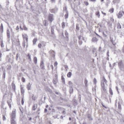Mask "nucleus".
Returning <instances> with one entry per match:
<instances>
[{
	"mask_svg": "<svg viewBox=\"0 0 124 124\" xmlns=\"http://www.w3.org/2000/svg\"><path fill=\"white\" fill-rule=\"evenodd\" d=\"M54 26H53L51 27V33L52 34H54Z\"/></svg>",
	"mask_w": 124,
	"mask_h": 124,
	"instance_id": "nucleus-12",
	"label": "nucleus"
},
{
	"mask_svg": "<svg viewBox=\"0 0 124 124\" xmlns=\"http://www.w3.org/2000/svg\"><path fill=\"white\" fill-rule=\"evenodd\" d=\"M23 98H22L21 99V103L22 105H23L24 103Z\"/></svg>",
	"mask_w": 124,
	"mask_h": 124,
	"instance_id": "nucleus-41",
	"label": "nucleus"
},
{
	"mask_svg": "<svg viewBox=\"0 0 124 124\" xmlns=\"http://www.w3.org/2000/svg\"><path fill=\"white\" fill-rule=\"evenodd\" d=\"M54 16L53 14H50L48 16V20L51 22L54 20Z\"/></svg>",
	"mask_w": 124,
	"mask_h": 124,
	"instance_id": "nucleus-4",
	"label": "nucleus"
},
{
	"mask_svg": "<svg viewBox=\"0 0 124 124\" xmlns=\"http://www.w3.org/2000/svg\"><path fill=\"white\" fill-rule=\"evenodd\" d=\"M37 58L36 57H34L33 59V61L35 64H36L37 62Z\"/></svg>",
	"mask_w": 124,
	"mask_h": 124,
	"instance_id": "nucleus-21",
	"label": "nucleus"
},
{
	"mask_svg": "<svg viewBox=\"0 0 124 124\" xmlns=\"http://www.w3.org/2000/svg\"><path fill=\"white\" fill-rule=\"evenodd\" d=\"M21 80L23 82H24L25 81V79L23 77L22 78Z\"/></svg>",
	"mask_w": 124,
	"mask_h": 124,
	"instance_id": "nucleus-45",
	"label": "nucleus"
},
{
	"mask_svg": "<svg viewBox=\"0 0 124 124\" xmlns=\"http://www.w3.org/2000/svg\"><path fill=\"white\" fill-rule=\"evenodd\" d=\"M79 43L80 45H81L82 43V41L81 40H79Z\"/></svg>",
	"mask_w": 124,
	"mask_h": 124,
	"instance_id": "nucleus-47",
	"label": "nucleus"
},
{
	"mask_svg": "<svg viewBox=\"0 0 124 124\" xmlns=\"http://www.w3.org/2000/svg\"><path fill=\"white\" fill-rule=\"evenodd\" d=\"M24 29L25 30H27L28 29H27V28L26 27H24Z\"/></svg>",
	"mask_w": 124,
	"mask_h": 124,
	"instance_id": "nucleus-63",
	"label": "nucleus"
},
{
	"mask_svg": "<svg viewBox=\"0 0 124 124\" xmlns=\"http://www.w3.org/2000/svg\"><path fill=\"white\" fill-rule=\"evenodd\" d=\"M7 103H8L9 106V107L10 108L11 107V105L9 103V102L8 101L7 102Z\"/></svg>",
	"mask_w": 124,
	"mask_h": 124,
	"instance_id": "nucleus-56",
	"label": "nucleus"
},
{
	"mask_svg": "<svg viewBox=\"0 0 124 124\" xmlns=\"http://www.w3.org/2000/svg\"><path fill=\"white\" fill-rule=\"evenodd\" d=\"M107 55L108 56V57H109V51L108 50L107 51Z\"/></svg>",
	"mask_w": 124,
	"mask_h": 124,
	"instance_id": "nucleus-53",
	"label": "nucleus"
},
{
	"mask_svg": "<svg viewBox=\"0 0 124 124\" xmlns=\"http://www.w3.org/2000/svg\"><path fill=\"white\" fill-rule=\"evenodd\" d=\"M10 31L9 30H8L7 31V34L8 38H10Z\"/></svg>",
	"mask_w": 124,
	"mask_h": 124,
	"instance_id": "nucleus-20",
	"label": "nucleus"
},
{
	"mask_svg": "<svg viewBox=\"0 0 124 124\" xmlns=\"http://www.w3.org/2000/svg\"><path fill=\"white\" fill-rule=\"evenodd\" d=\"M31 55L29 53H28L27 55V57L28 59L30 61V62H29V63H30V62H31L32 61L31 58Z\"/></svg>",
	"mask_w": 124,
	"mask_h": 124,
	"instance_id": "nucleus-8",
	"label": "nucleus"
},
{
	"mask_svg": "<svg viewBox=\"0 0 124 124\" xmlns=\"http://www.w3.org/2000/svg\"><path fill=\"white\" fill-rule=\"evenodd\" d=\"M25 40H26V42H28V36L27 35H25Z\"/></svg>",
	"mask_w": 124,
	"mask_h": 124,
	"instance_id": "nucleus-38",
	"label": "nucleus"
},
{
	"mask_svg": "<svg viewBox=\"0 0 124 124\" xmlns=\"http://www.w3.org/2000/svg\"><path fill=\"white\" fill-rule=\"evenodd\" d=\"M118 108L120 110H121L122 109L121 105L119 102L118 103Z\"/></svg>",
	"mask_w": 124,
	"mask_h": 124,
	"instance_id": "nucleus-29",
	"label": "nucleus"
},
{
	"mask_svg": "<svg viewBox=\"0 0 124 124\" xmlns=\"http://www.w3.org/2000/svg\"><path fill=\"white\" fill-rule=\"evenodd\" d=\"M3 120H5L6 119V118L4 116H3Z\"/></svg>",
	"mask_w": 124,
	"mask_h": 124,
	"instance_id": "nucleus-58",
	"label": "nucleus"
},
{
	"mask_svg": "<svg viewBox=\"0 0 124 124\" xmlns=\"http://www.w3.org/2000/svg\"><path fill=\"white\" fill-rule=\"evenodd\" d=\"M12 86L13 89H14V91H15L16 90V86L15 85L14 83H12Z\"/></svg>",
	"mask_w": 124,
	"mask_h": 124,
	"instance_id": "nucleus-27",
	"label": "nucleus"
},
{
	"mask_svg": "<svg viewBox=\"0 0 124 124\" xmlns=\"http://www.w3.org/2000/svg\"><path fill=\"white\" fill-rule=\"evenodd\" d=\"M51 67L52 69L53 70L54 69V67L53 65H51Z\"/></svg>",
	"mask_w": 124,
	"mask_h": 124,
	"instance_id": "nucleus-62",
	"label": "nucleus"
},
{
	"mask_svg": "<svg viewBox=\"0 0 124 124\" xmlns=\"http://www.w3.org/2000/svg\"><path fill=\"white\" fill-rule=\"evenodd\" d=\"M37 108V105L36 104H34L33 107L32 109L34 110H35Z\"/></svg>",
	"mask_w": 124,
	"mask_h": 124,
	"instance_id": "nucleus-26",
	"label": "nucleus"
},
{
	"mask_svg": "<svg viewBox=\"0 0 124 124\" xmlns=\"http://www.w3.org/2000/svg\"><path fill=\"white\" fill-rule=\"evenodd\" d=\"M37 39L36 38H35L33 40V45H35L37 41Z\"/></svg>",
	"mask_w": 124,
	"mask_h": 124,
	"instance_id": "nucleus-24",
	"label": "nucleus"
},
{
	"mask_svg": "<svg viewBox=\"0 0 124 124\" xmlns=\"http://www.w3.org/2000/svg\"><path fill=\"white\" fill-rule=\"evenodd\" d=\"M21 92L22 95H23V96L24 95V94H23L24 92V90L23 89V87H21Z\"/></svg>",
	"mask_w": 124,
	"mask_h": 124,
	"instance_id": "nucleus-15",
	"label": "nucleus"
},
{
	"mask_svg": "<svg viewBox=\"0 0 124 124\" xmlns=\"http://www.w3.org/2000/svg\"><path fill=\"white\" fill-rule=\"evenodd\" d=\"M93 82L95 84H96V80L95 78H94L93 79Z\"/></svg>",
	"mask_w": 124,
	"mask_h": 124,
	"instance_id": "nucleus-46",
	"label": "nucleus"
},
{
	"mask_svg": "<svg viewBox=\"0 0 124 124\" xmlns=\"http://www.w3.org/2000/svg\"><path fill=\"white\" fill-rule=\"evenodd\" d=\"M72 75V74L71 72H69L67 74V76L68 77L70 78V77Z\"/></svg>",
	"mask_w": 124,
	"mask_h": 124,
	"instance_id": "nucleus-30",
	"label": "nucleus"
},
{
	"mask_svg": "<svg viewBox=\"0 0 124 124\" xmlns=\"http://www.w3.org/2000/svg\"><path fill=\"white\" fill-rule=\"evenodd\" d=\"M0 32L1 33L3 32V26L2 23H1L0 27Z\"/></svg>",
	"mask_w": 124,
	"mask_h": 124,
	"instance_id": "nucleus-13",
	"label": "nucleus"
},
{
	"mask_svg": "<svg viewBox=\"0 0 124 124\" xmlns=\"http://www.w3.org/2000/svg\"><path fill=\"white\" fill-rule=\"evenodd\" d=\"M92 40L93 42H97L98 41V39L96 37H93L92 38Z\"/></svg>",
	"mask_w": 124,
	"mask_h": 124,
	"instance_id": "nucleus-19",
	"label": "nucleus"
},
{
	"mask_svg": "<svg viewBox=\"0 0 124 124\" xmlns=\"http://www.w3.org/2000/svg\"><path fill=\"white\" fill-rule=\"evenodd\" d=\"M78 38L79 39V40H81V39H82V38H83V40H84V38H83L82 37V36H79L78 37Z\"/></svg>",
	"mask_w": 124,
	"mask_h": 124,
	"instance_id": "nucleus-40",
	"label": "nucleus"
},
{
	"mask_svg": "<svg viewBox=\"0 0 124 124\" xmlns=\"http://www.w3.org/2000/svg\"><path fill=\"white\" fill-rule=\"evenodd\" d=\"M25 40H23V46L24 47V48L25 47Z\"/></svg>",
	"mask_w": 124,
	"mask_h": 124,
	"instance_id": "nucleus-43",
	"label": "nucleus"
},
{
	"mask_svg": "<svg viewBox=\"0 0 124 124\" xmlns=\"http://www.w3.org/2000/svg\"><path fill=\"white\" fill-rule=\"evenodd\" d=\"M110 1L109 0H107L106 4V6L107 7H108L109 6V4L110 3Z\"/></svg>",
	"mask_w": 124,
	"mask_h": 124,
	"instance_id": "nucleus-22",
	"label": "nucleus"
},
{
	"mask_svg": "<svg viewBox=\"0 0 124 124\" xmlns=\"http://www.w3.org/2000/svg\"><path fill=\"white\" fill-rule=\"evenodd\" d=\"M118 66L121 71H124V64H123L122 61H121L118 62Z\"/></svg>",
	"mask_w": 124,
	"mask_h": 124,
	"instance_id": "nucleus-1",
	"label": "nucleus"
},
{
	"mask_svg": "<svg viewBox=\"0 0 124 124\" xmlns=\"http://www.w3.org/2000/svg\"><path fill=\"white\" fill-rule=\"evenodd\" d=\"M114 11V9L113 8H112L110 9L109 11L111 12V13H113Z\"/></svg>",
	"mask_w": 124,
	"mask_h": 124,
	"instance_id": "nucleus-42",
	"label": "nucleus"
},
{
	"mask_svg": "<svg viewBox=\"0 0 124 124\" xmlns=\"http://www.w3.org/2000/svg\"><path fill=\"white\" fill-rule=\"evenodd\" d=\"M109 91L110 94L111 95H113V93L112 89L111 88H109Z\"/></svg>",
	"mask_w": 124,
	"mask_h": 124,
	"instance_id": "nucleus-36",
	"label": "nucleus"
},
{
	"mask_svg": "<svg viewBox=\"0 0 124 124\" xmlns=\"http://www.w3.org/2000/svg\"><path fill=\"white\" fill-rule=\"evenodd\" d=\"M117 33L119 34L120 33H121V35L122 36L123 35V34H122V32H120V31L119 30H118L117 31Z\"/></svg>",
	"mask_w": 124,
	"mask_h": 124,
	"instance_id": "nucleus-51",
	"label": "nucleus"
},
{
	"mask_svg": "<svg viewBox=\"0 0 124 124\" xmlns=\"http://www.w3.org/2000/svg\"><path fill=\"white\" fill-rule=\"evenodd\" d=\"M16 113L15 111H12V113L11 116V121L15 120Z\"/></svg>",
	"mask_w": 124,
	"mask_h": 124,
	"instance_id": "nucleus-2",
	"label": "nucleus"
},
{
	"mask_svg": "<svg viewBox=\"0 0 124 124\" xmlns=\"http://www.w3.org/2000/svg\"><path fill=\"white\" fill-rule=\"evenodd\" d=\"M61 78H62V82H63V83L64 84H65V81L64 78L63 77V76H62Z\"/></svg>",
	"mask_w": 124,
	"mask_h": 124,
	"instance_id": "nucleus-39",
	"label": "nucleus"
},
{
	"mask_svg": "<svg viewBox=\"0 0 124 124\" xmlns=\"http://www.w3.org/2000/svg\"><path fill=\"white\" fill-rule=\"evenodd\" d=\"M95 14L97 16L98 18H99L100 15L99 11H97L96 13Z\"/></svg>",
	"mask_w": 124,
	"mask_h": 124,
	"instance_id": "nucleus-35",
	"label": "nucleus"
},
{
	"mask_svg": "<svg viewBox=\"0 0 124 124\" xmlns=\"http://www.w3.org/2000/svg\"><path fill=\"white\" fill-rule=\"evenodd\" d=\"M87 117L90 120H92L93 119L91 117V115L89 114L87 115Z\"/></svg>",
	"mask_w": 124,
	"mask_h": 124,
	"instance_id": "nucleus-28",
	"label": "nucleus"
},
{
	"mask_svg": "<svg viewBox=\"0 0 124 124\" xmlns=\"http://www.w3.org/2000/svg\"><path fill=\"white\" fill-rule=\"evenodd\" d=\"M88 82V80H87L86 78H85L84 79V83L85 84V86L86 87H87L88 86V85L87 84Z\"/></svg>",
	"mask_w": 124,
	"mask_h": 124,
	"instance_id": "nucleus-18",
	"label": "nucleus"
},
{
	"mask_svg": "<svg viewBox=\"0 0 124 124\" xmlns=\"http://www.w3.org/2000/svg\"><path fill=\"white\" fill-rule=\"evenodd\" d=\"M55 77V78H54L53 80V83L54 85L56 84L58 81L57 77L56 75Z\"/></svg>",
	"mask_w": 124,
	"mask_h": 124,
	"instance_id": "nucleus-7",
	"label": "nucleus"
},
{
	"mask_svg": "<svg viewBox=\"0 0 124 124\" xmlns=\"http://www.w3.org/2000/svg\"><path fill=\"white\" fill-rule=\"evenodd\" d=\"M73 83L71 81H69V84L71 85V86H73Z\"/></svg>",
	"mask_w": 124,
	"mask_h": 124,
	"instance_id": "nucleus-44",
	"label": "nucleus"
},
{
	"mask_svg": "<svg viewBox=\"0 0 124 124\" xmlns=\"http://www.w3.org/2000/svg\"><path fill=\"white\" fill-rule=\"evenodd\" d=\"M56 108L58 109H59V110L61 109V110H62V108H61V107H56Z\"/></svg>",
	"mask_w": 124,
	"mask_h": 124,
	"instance_id": "nucleus-55",
	"label": "nucleus"
},
{
	"mask_svg": "<svg viewBox=\"0 0 124 124\" xmlns=\"http://www.w3.org/2000/svg\"><path fill=\"white\" fill-rule=\"evenodd\" d=\"M2 55V54L1 52V51H0V61L1 60Z\"/></svg>",
	"mask_w": 124,
	"mask_h": 124,
	"instance_id": "nucleus-50",
	"label": "nucleus"
},
{
	"mask_svg": "<svg viewBox=\"0 0 124 124\" xmlns=\"http://www.w3.org/2000/svg\"><path fill=\"white\" fill-rule=\"evenodd\" d=\"M69 88V92L70 94H71L73 93V89L72 86H70Z\"/></svg>",
	"mask_w": 124,
	"mask_h": 124,
	"instance_id": "nucleus-11",
	"label": "nucleus"
},
{
	"mask_svg": "<svg viewBox=\"0 0 124 124\" xmlns=\"http://www.w3.org/2000/svg\"><path fill=\"white\" fill-rule=\"evenodd\" d=\"M40 67L42 69H43L44 67L43 61H41L40 63Z\"/></svg>",
	"mask_w": 124,
	"mask_h": 124,
	"instance_id": "nucleus-14",
	"label": "nucleus"
},
{
	"mask_svg": "<svg viewBox=\"0 0 124 124\" xmlns=\"http://www.w3.org/2000/svg\"><path fill=\"white\" fill-rule=\"evenodd\" d=\"M84 3L86 6L88 5L89 4L88 3L87 1H84Z\"/></svg>",
	"mask_w": 124,
	"mask_h": 124,
	"instance_id": "nucleus-48",
	"label": "nucleus"
},
{
	"mask_svg": "<svg viewBox=\"0 0 124 124\" xmlns=\"http://www.w3.org/2000/svg\"><path fill=\"white\" fill-rule=\"evenodd\" d=\"M3 78H4V79H5V76L6 75V73L5 72V70H4V71L3 70Z\"/></svg>",
	"mask_w": 124,
	"mask_h": 124,
	"instance_id": "nucleus-32",
	"label": "nucleus"
},
{
	"mask_svg": "<svg viewBox=\"0 0 124 124\" xmlns=\"http://www.w3.org/2000/svg\"><path fill=\"white\" fill-rule=\"evenodd\" d=\"M110 39L111 42L112 43L113 45H115L116 44L114 42V41L113 40V38L110 37Z\"/></svg>",
	"mask_w": 124,
	"mask_h": 124,
	"instance_id": "nucleus-17",
	"label": "nucleus"
},
{
	"mask_svg": "<svg viewBox=\"0 0 124 124\" xmlns=\"http://www.w3.org/2000/svg\"><path fill=\"white\" fill-rule=\"evenodd\" d=\"M96 34V35H97V36H98L99 38H100L101 39L102 38V37H101L98 34H97V33H95Z\"/></svg>",
	"mask_w": 124,
	"mask_h": 124,
	"instance_id": "nucleus-60",
	"label": "nucleus"
},
{
	"mask_svg": "<svg viewBox=\"0 0 124 124\" xmlns=\"http://www.w3.org/2000/svg\"><path fill=\"white\" fill-rule=\"evenodd\" d=\"M65 34L66 37V38L67 39H69L68 33L67 31H65L64 32Z\"/></svg>",
	"mask_w": 124,
	"mask_h": 124,
	"instance_id": "nucleus-16",
	"label": "nucleus"
},
{
	"mask_svg": "<svg viewBox=\"0 0 124 124\" xmlns=\"http://www.w3.org/2000/svg\"><path fill=\"white\" fill-rule=\"evenodd\" d=\"M0 46L2 48V49L3 50V48L4 47V45L3 44V41H0Z\"/></svg>",
	"mask_w": 124,
	"mask_h": 124,
	"instance_id": "nucleus-31",
	"label": "nucleus"
},
{
	"mask_svg": "<svg viewBox=\"0 0 124 124\" xmlns=\"http://www.w3.org/2000/svg\"><path fill=\"white\" fill-rule=\"evenodd\" d=\"M101 86L102 87V88L105 92H106V90L105 89V84L103 82L102 83L101 82Z\"/></svg>",
	"mask_w": 124,
	"mask_h": 124,
	"instance_id": "nucleus-6",
	"label": "nucleus"
},
{
	"mask_svg": "<svg viewBox=\"0 0 124 124\" xmlns=\"http://www.w3.org/2000/svg\"><path fill=\"white\" fill-rule=\"evenodd\" d=\"M117 28L119 29H120L121 28V26L119 23H118L117 24Z\"/></svg>",
	"mask_w": 124,
	"mask_h": 124,
	"instance_id": "nucleus-34",
	"label": "nucleus"
},
{
	"mask_svg": "<svg viewBox=\"0 0 124 124\" xmlns=\"http://www.w3.org/2000/svg\"><path fill=\"white\" fill-rule=\"evenodd\" d=\"M43 23L44 25L45 26H47L48 24L47 21L45 20L43 22Z\"/></svg>",
	"mask_w": 124,
	"mask_h": 124,
	"instance_id": "nucleus-23",
	"label": "nucleus"
},
{
	"mask_svg": "<svg viewBox=\"0 0 124 124\" xmlns=\"http://www.w3.org/2000/svg\"><path fill=\"white\" fill-rule=\"evenodd\" d=\"M47 111V109L46 108H45L44 110V112L46 113Z\"/></svg>",
	"mask_w": 124,
	"mask_h": 124,
	"instance_id": "nucleus-64",
	"label": "nucleus"
},
{
	"mask_svg": "<svg viewBox=\"0 0 124 124\" xmlns=\"http://www.w3.org/2000/svg\"><path fill=\"white\" fill-rule=\"evenodd\" d=\"M17 42L18 43V46H20V41L19 40V39H17Z\"/></svg>",
	"mask_w": 124,
	"mask_h": 124,
	"instance_id": "nucleus-52",
	"label": "nucleus"
},
{
	"mask_svg": "<svg viewBox=\"0 0 124 124\" xmlns=\"http://www.w3.org/2000/svg\"><path fill=\"white\" fill-rule=\"evenodd\" d=\"M58 63L57 62H55L54 63V66H56L57 65Z\"/></svg>",
	"mask_w": 124,
	"mask_h": 124,
	"instance_id": "nucleus-57",
	"label": "nucleus"
},
{
	"mask_svg": "<svg viewBox=\"0 0 124 124\" xmlns=\"http://www.w3.org/2000/svg\"><path fill=\"white\" fill-rule=\"evenodd\" d=\"M103 81H104V82H104V83H105L106 84V83H107V82L105 78H103Z\"/></svg>",
	"mask_w": 124,
	"mask_h": 124,
	"instance_id": "nucleus-54",
	"label": "nucleus"
},
{
	"mask_svg": "<svg viewBox=\"0 0 124 124\" xmlns=\"http://www.w3.org/2000/svg\"><path fill=\"white\" fill-rule=\"evenodd\" d=\"M32 85V84L30 83H29L28 85H27V88L28 90H31V85Z\"/></svg>",
	"mask_w": 124,
	"mask_h": 124,
	"instance_id": "nucleus-10",
	"label": "nucleus"
},
{
	"mask_svg": "<svg viewBox=\"0 0 124 124\" xmlns=\"http://www.w3.org/2000/svg\"><path fill=\"white\" fill-rule=\"evenodd\" d=\"M63 11L66 13V14L65 15V18L67 19L68 17V12L66 7H65L63 8Z\"/></svg>",
	"mask_w": 124,
	"mask_h": 124,
	"instance_id": "nucleus-3",
	"label": "nucleus"
},
{
	"mask_svg": "<svg viewBox=\"0 0 124 124\" xmlns=\"http://www.w3.org/2000/svg\"><path fill=\"white\" fill-rule=\"evenodd\" d=\"M38 47L39 48H41V45L40 43H39L38 45Z\"/></svg>",
	"mask_w": 124,
	"mask_h": 124,
	"instance_id": "nucleus-49",
	"label": "nucleus"
},
{
	"mask_svg": "<svg viewBox=\"0 0 124 124\" xmlns=\"http://www.w3.org/2000/svg\"><path fill=\"white\" fill-rule=\"evenodd\" d=\"M11 124H16V123L15 120L11 121Z\"/></svg>",
	"mask_w": 124,
	"mask_h": 124,
	"instance_id": "nucleus-37",
	"label": "nucleus"
},
{
	"mask_svg": "<svg viewBox=\"0 0 124 124\" xmlns=\"http://www.w3.org/2000/svg\"><path fill=\"white\" fill-rule=\"evenodd\" d=\"M116 90L117 91L118 93H119V92L118 91V87L117 86L116 87Z\"/></svg>",
	"mask_w": 124,
	"mask_h": 124,
	"instance_id": "nucleus-59",
	"label": "nucleus"
},
{
	"mask_svg": "<svg viewBox=\"0 0 124 124\" xmlns=\"http://www.w3.org/2000/svg\"><path fill=\"white\" fill-rule=\"evenodd\" d=\"M122 90L124 92V84L122 83L120 85Z\"/></svg>",
	"mask_w": 124,
	"mask_h": 124,
	"instance_id": "nucleus-25",
	"label": "nucleus"
},
{
	"mask_svg": "<svg viewBox=\"0 0 124 124\" xmlns=\"http://www.w3.org/2000/svg\"><path fill=\"white\" fill-rule=\"evenodd\" d=\"M76 29L77 30H79V27L77 26H76Z\"/></svg>",
	"mask_w": 124,
	"mask_h": 124,
	"instance_id": "nucleus-61",
	"label": "nucleus"
},
{
	"mask_svg": "<svg viewBox=\"0 0 124 124\" xmlns=\"http://www.w3.org/2000/svg\"><path fill=\"white\" fill-rule=\"evenodd\" d=\"M65 23L64 22H62V28H64L65 27Z\"/></svg>",
	"mask_w": 124,
	"mask_h": 124,
	"instance_id": "nucleus-33",
	"label": "nucleus"
},
{
	"mask_svg": "<svg viewBox=\"0 0 124 124\" xmlns=\"http://www.w3.org/2000/svg\"><path fill=\"white\" fill-rule=\"evenodd\" d=\"M124 14V12L123 11H120L117 14L118 18H120L122 17L123 15Z\"/></svg>",
	"mask_w": 124,
	"mask_h": 124,
	"instance_id": "nucleus-5",
	"label": "nucleus"
},
{
	"mask_svg": "<svg viewBox=\"0 0 124 124\" xmlns=\"http://www.w3.org/2000/svg\"><path fill=\"white\" fill-rule=\"evenodd\" d=\"M49 52L50 54L53 57H54V52L53 51L51 50L49 51Z\"/></svg>",
	"mask_w": 124,
	"mask_h": 124,
	"instance_id": "nucleus-9",
	"label": "nucleus"
}]
</instances>
